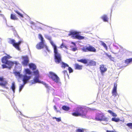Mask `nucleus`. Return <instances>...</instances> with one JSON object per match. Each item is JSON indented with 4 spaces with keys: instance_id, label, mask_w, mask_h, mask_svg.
<instances>
[{
    "instance_id": "42",
    "label": "nucleus",
    "mask_w": 132,
    "mask_h": 132,
    "mask_svg": "<svg viewBox=\"0 0 132 132\" xmlns=\"http://www.w3.org/2000/svg\"><path fill=\"white\" fill-rule=\"evenodd\" d=\"M44 84L45 85V87H46V88H49V87L48 86V85L46 83H44Z\"/></svg>"
},
{
    "instance_id": "40",
    "label": "nucleus",
    "mask_w": 132,
    "mask_h": 132,
    "mask_svg": "<svg viewBox=\"0 0 132 132\" xmlns=\"http://www.w3.org/2000/svg\"><path fill=\"white\" fill-rule=\"evenodd\" d=\"M77 50V48L76 47L72 49V51H75Z\"/></svg>"
},
{
    "instance_id": "18",
    "label": "nucleus",
    "mask_w": 132,
    "mask_h": 132,
    "mask_svg": "<svg viewBox=\"0 0 132 132\" xmlns=\"http://www.w3.org/2000/svg\"><path fill=\"white\" fill-rule=\"evenodd\" d=\"M39 76H36L34 78V79L33 81L32 82V84H34L38 82H40V81L39 80Z\"/></svg>"
},
{
    "instance_id": "3",
    "label": "nucleus",
    "mask_w": 132,
    "mask_h": 132,
    "mask_svg": "<svg viewBox=\"0 0 132 132\" xmlns=\"http://www.w3.org/2000/svg\"><path fill=\"white\" fill-rule=\"evenodd\" d=\"M54 56L55 63L58 64L60 63L62 68H65L69 67V65L67 64L62 62L61 55L58 52V51L54 52Z\"/></svg>"
},
{
    "instance_id": "34",
    "label": "nucleus",
    "mask_w": 132,
    "mask_h": 132,
    "mask_svg": "<svg viewBox=\"0 0 132 132\" xmlns=\"http://www.w3.org/2000/svg\"><path fill=\"white\" fill-rule=\"evenodd\" d=\"M106 56L108 57L111 60H113V59H114L113 57H111V55H109L107 53L106 54Z\"/></svg>"
},
{
    "instance_id": "32",
    "label": "nucleus",
    "mask_w": 132,
    "mask_h": 132,
    "mask_svg": "<svg viewBox=\"0 0 132 132\" xmlns=\"http://www.w3.org/2000/svg\"><path fill=\"white\" fill-rule=\"evenodd\" d=\"M76 132H84V129H78L76 130Z\"/></svg>"
},
{
    "instance_id": "39",
    "label": "nucleus",
    "mask_w": 132,
    "mask_h": 132,
    "mask_svg": "<svg viewBox=\"0 0 132 132\" xmlns=\"http://www.w3.org/2000/svg\"><path fill=\"white\" fill-rule=\"evenodd\" d=\"M56 121L57 122L60 121L61 120V117L57 118L56 119Z\"/></svg>"
},
{
    "instance_id": "1",
    "label": "nucleus",
    "mask_w": 132,
    "mask_h": 132,
    "mask_svg": "<svg viewBox=\"0 0 132 132\" xmlns=\"http://www.w3.org/2000/svg\"><path fill=\"white\" fill-rule=\"evenodd\" d=\"M6 54V56L3 57L1 59L2 62L5 64L2 65V68H8L10 69L13 65L14 63V62L8 60V59H11L12 57L9 55L6 54Z\"/></svg>"
},
{
    "instance_id": "24",
    "label": "nucleus",
    "mask_w": 132,
    "mask_h": 132,
    "mask_svg": "<svg viewBox=\"0 0 132 132\" xmlns=\"http://www.w3.org/2000/svg\"><path fill=\"white\" fill-rule=\"evenodd\" d=\"M131 62H132V58L127 59L125 61V62L127 64H128Z\"/></svg>"
},
{
    "instance_id": "13",
    "label": "nucleus",
    "mask_w": 132,
    "mask_h": 132,
    "mask_svg": "<svg viewBox=\"0 0 132 132\" xmlns=\"http://www.w3.org/2000/svg\"><path fill=\"white\" fill-rule=\"evenodd\" d=\"M7 84V81L5 80V79L3 77H0V86H5Z\"/></svg>"
},
{
    "instance_id": "16",
    "label": "nucleus",
    "mask_w": 132,
    "mask_h": 132,
    "mask_svg": "<svg viewBox=\"0 0 132 132\" xmlns=\"http://www.w3.org/2000/svg\"><path fill=\"white\" fill-rule=\"evenodd\" d=\"M22 42L21 40H20L19 41L18 43H16L15 42V43L14 44V45L13 46L16 49L19 50H20V48L19 46Z\"/></svg>"
},
{
    "instance_id": "2",
    "label": "nucleus",
    "mask_w": 132,
    "mask_h": 132,
    "mask_svg": "<svg viewBox=\"0 0 132 132\" xmlns=\"http://www.w3.org/2000/svg\"><path fill=\"white\" fill-rule=\"evenodd\" d=\"M74 111L71 113L73 116L75 117L81 116L82 117H86L87 110L85 108L78 107Z\"/></svg>"
},
{
    "instance_id": "31",
    "label": "nucleus",
    "mask_w": 132,
    "mask_h": 132,
    "mask_svg": "<svg viewBox=\"0 0 132 132\" xmlns=\"http://www.w3.org/2000/svg\"><path fill=\"white\" fill-rule=\"evenodd\" d=\"M33 73L34 75L36 76H39V72L38 70H37L35 71H34Z\"/></svg>"
},
{
    "instance_id": "44",
    "label": "nucleus",
    "mask_w": 132,
    "mask_h": 132,
    "mask_svg": "<svg viewBox=\"0 0 132 132\" xmlns=\"http://www.w3.org/2000/svg\"><path fill=\"white\" fill-rule=\"evenodd\" d=\"M14 64H15L16 65H17L18 64H19V63L17 62H14Z\"/></svg>"
},
{
    "instance_id": "23",
    "label": "nucleus",
    "mask_w": 132,
    "mask_h": 132,
    "mask_svg": "<svg viewBox=\"0 0 132 132\" xmlns=\"http://www.w3.org/2000/svg\"><path fill=\"white\" fill-rule=\"evenodd\" d=\"M62 108L63 110L67 111L69 110L70 109L69 107L65 105L63 106Z\"/></svg>"
},
{
    "instance_id": "9",
    "label": "nucleus",
    "mask_w": 132,
    "mask_h": 132,
    "mask_svg": "<svg viewBox=\"0 0 132 132\" xmlns=\"http://www.w3.org/2000/svg\"><path fill=\"white\" fill-rule=\"evenodd\" d=\"M38 38L41 40V42L36 45V47L38 49H41L43 48L44 46L45 40L44 39L42 36L40 34H38Z\"/></svg>"
},
{
    "instance_id": "33",
    "label": "nucleus",
    "mask_w": 132,
    "mask_h": 132,
    "mask_svg": "<svg viewBox=\"0 0 132 132\" xmlns=\"http://www.w3.org/2000/svg\"><path fill=\"white\" fill-rule=\"evenodd\" d=\"M60 47L61 48H65L66 49H67V46H65L64 45L63 43H62Z\"/></svg>"
},
{
    "instance_id": "29",
    "label": "nucleus",
    "mask_w": 132,
    "mask_h": 132,
    "mask_svg": "<svg viewBox=\"0 0 132 132\" xmlns=\"http://www.w3.org/2000/svg\"><path fill=\"white\" fill-rule=\"evenodd\" d=\"M10 40L9 42V43L12 44L13 46L14 45V44L15 43V41L14 39H10Z\"/></svg>"
},
{
    "instance_id": "17",
    "label": "nucleus",
    "mask_w": 132,
    "mask_h": 132,
    "mask_svg": "<svg viewBox=\"0 0 132 132\" xmlns=\"http://www.w3.org/2000/svg\"><path fill=\"white\" fill-rule=\"evenodd\" d=\"M74 67L75 70H81L82 69V66L76 63L74 64Z\"/></svg>"
},
{
    "instance_id": "37",
    "label": "nucleus",
    "mask_w": 132,
    "mask_h": 132,
    "mask_svg": "<svg viewBox=\"0 0 132 132\" xmlns=\"http://www.w3.org/2000/svg\"><path fill=\"white\" fill-rule=\"evenodd\" d=\"M54 109L57 112H59L61 113V112L59 110H57L56 106L55 105H54Z\"/></svg>"
},
{
    "instance_id": "45",
    "label": "nucleus",
    "mask_w": 132,
    "mask_h": 132,
    "mask_svg": "<svg viewBox=\"0 0 132 132\" xmlns=\"http://www.w3.org/2000/svg\"><path fill=\"white\" fill-rule=\"evenodd\" d=\"M57 118L56 117H53V119H56H56H57Z\"/></svg>"
},
{
    "instance_id": "4",
    "label": "nucleus",
    "mask_w": 132,
    "mask_h": 132,
    "mask_svg": "<svg viewBox=\"0 0 132 132\" xmlns=\"http://www.w3.org/2000/svg\"><path fill=\"white\" fill-rule=\"evenodd\" d=\"M14 73L15 76H18L20 78H22V80L23 82L24 85L27 83L31 78V76H27L26 75H23L21 74L19 72H15Z\"/></svg>"
},
{
    "instance_id": "26",
    "label": "nucleus",
    "mask_w": 132,
    "mask_h": 132,
    "mask_svg": "<svg viewBox=\"0 0 132 132\" xmlns=\"http://www.w3.org/2000/svg\"><path fill=\"white\" fill-rule=\"evenodd\" d=\"M11 88L12 89L13 92L14 93L15 86V83L14 82H13L12 83V85L11 86Z\"/></svg>"
},
{
    "instance_id": "21",
    "label": "nucleus",
    "mask_w": 132,
    "mask_h": 132,
    "mask_svg": "<svg viewBox=\"0 0 132 132\" xmlns=\"http://www.w3.org/2000/svg\"><path fill=\"white\" fill-rule=\"evenodd\" d=\"M30 68L32 70H34L36 69V67L35 65L33 63H30L29 64Z\"/></svg>"
},
{
    "instance_id": "47",
    "label": "nucleus",
    "mask_w": 132,
    "mask_h": 132,
    "mask_svg": "<svg viewBox=\"0 0 132 132\" xmlns=\"http://www.w3.org/2000/svg\"><path fill=\"white\" fill-rule=\"evenodd\" d=\"M1 11L0 10V13H1Z\"/></svg>"
},
{
    "instance_id": "25",
    "label": "nucleus",
    "mask_w": 132,
    "mask_h": 132,
    "mask_svg": "<svg viewBox=\"0 0 132 132\" xmlns=\"http://www.w3.org/2000/svg\"><path fill=\"white\" fill-rule=\"evenodd\" d=\"M107 112L112 115L113 117H116L117 116V115L116 113L113 112L111 110H108Z\"/></svg>"
},
{
    "instance_id": "38",
    "label": "nucleus",
    "mask_w": 132,
    "mask_h": 132,
    "mask_svg": "<svg viewBox=\"0 0 132 132\" xmlns=\"http://www.w3.org/2000/svg\"><path fill=\"white\" fill-rule=\"evenodd\" d=\"M24 85V84L23 85H21L19 89V91L20 92L21 90L22 89V88H23V86Z\"/></svg>"
},
{
    "instance_id": "10",
    "label": "nucleus",
    "mask_w": 132,
    "mask_h": 132,
    "mask_svg": "<svg viewBox=\"0 0 132 132\" xmlns=\"http://www.w3.org/2000/svg\"><path fill=\"white\" fill-rule=\"evenodd\" d=\"M79 32L76 31H71L70 32V35H72L73 38L78 40H82L85 39V37L79 35Z\"/></svg>"
},
{
    "instance_id": "22",
    "label": "nucleus",
    "mask_w": 132,
    "mask_h": 132,
    "mask_svg": "<svg viewBox=\"0 0 132 132\" xmlns=\"http://www.w3.org/2000/svg\"><path fill=\"white\" fill-rule=\"evenodd\" d=\"M24 71L25 72V74H26L30 75L31 74V72L30 70L28 69L27 68L25 69L24 70Z\"/></svg>"
},
{
    "instance_id": "5",
    "label": "nucleus",
    "mask_w": 132,
    "mask_h": 132,
    "mask_svg": "<svg viewBox=\"0 0 132 132\" xmlns=\"http://www.w3.org/2000/svg\"><path fill=\"white\" fill-rule=\"evenodd\" d=\"M94 119L96 121L100 122L104 121L107 122L108 121L109 118L107 117H105L103 113H97L96 114Z\"/></svg>"
},
{
    "instance_id": "6",
    "label": "nucleus",
    "mask_w": 132,
    "mask_h": 132,
    "mask_svg": "<svg viewBox=\"0 0 132 132\" xmlns=\"http://www.w3.org/2000/svg\"><path fill=\"white\" fill-rule=\"evenodd\" d=\"M77 61L84 64H87V66H94L96 64V62L95 61L91 60H89L86 59H81L78 60Z\"/></svg>"
},
{
    "instance_id": "14",
    "label": "nucleus",
    "mask_w": 132,
    "mask_h": 132,
    "mask_svg": "<svg viewBox=\"0 0 132 132\" xmlns=\"http://www.w3.org/2000/svg\"><path fill=\"white\" fill-rule=\"evenodd\" d=\"M117 84L116 83L114 84V87L112 91V95L114 96H116L117 95Z\"/></svg>"
},
{
    "instance_id": "41",
    "label": "nucleus",
    "mask_w": 132,
    "mask_h": 132,
    "mask_svg": "<svg viewBox=\"0 0 132 132\" xmlns=\"http://www.w3.org/2000/svg\"><path fill=\"white\" fill-rule=\"evenodd\" d=\"M106 132H117L115 130L112 131H110L107 130H106Z\"/></svg>"
},
{
    "instance_id": "11",
    "label": "nucleus",
    "mask_w": 132,
    "mask_h": 132,
    "mask_svg": "<svg viewBox=\"0 0 132 132\" xmlns=\"http://www.w3.org/2000/svg\"><path fill=\"white\" fill-rule=\"evenodd\" d=\"M45 37L46 39L50 41L51 44L53 47L54 48V53L57 51L58 50L57 47L56 46L55 44L54 43V42L52 40L51 37L50 36H48V35H45Z\"/></svg>"
},
{
    "instance_id": "12",
    "label": "nucleus",
    "mask_w": 132,
    "mask_h": 132,
    "mask_svg": "<svg viewBox=\"0 0 132 132\" xmlns=\"http://www.w3.org/2000/svg\"><path fill=\"white\" fill-rule=\"evenodd\" d=\"M23 59V61L21 63L24 66H26L28 65L29 60L28 56H23L22 57Z\"/></svg>"
},
{
    "instance_id": "15",
    "label": "nucleus",
    "mask_w": 132,
    "mask_h": 132,
    "mask_svg": "<svg viewBox=\"0 0 132 132\" xmlns=\"http://www.w3.org/2000/svg\"><path fill=\"white\" fill-rule=\"evenodd\" d=\"M100 69L102 75H103V74L107 70V68L103 64H102L100 65Z\"/></svg>"
},
{
    "instance_id": "36",
    "label": "nucleus",
    "mask_w": 132,
    "mask_h": 132,
    "mask_svg": "<svg viewBox=\"0 0 132 132\" xmlns=\"http://www.w3.org/2000/svg\"><path fill=\"white\" fill-rule=\"evenodd\" d=\"M68 70L69 71V73L72 72L73 71V70L70 67H68Z\"/></svg>"
},
{
    "instance_id": "19",
    "label": "nucleus",
    "mask_w": 132,
    "mask_h": 132,
    "mask_svg": "<svg viewBox=\"0 0 132 132\" xmlns=\"http://www.w3.org/2000/svg\"><path fill=\"white\" fill-rule=\"evenodd\" d=\"M101 18L103 20V21L105 22L108 21V18L107 16L106 15H104L101 17Z\"/></svg>"
},
{
    "instance_id": "8",
    "label": "nucleus",
    "mask_w": 132,
    "mask_h": 132,
    "mask_svg": "<svg viewBox=\"0 0 132 132\" xmlns=\"http://www.w3.org/2000/svg\"><path fill=\"white\" fill-rule=\"evenodd\" d=\"M81 50L84 52H96V50L95 47L89 44L84 46L81 48Z\"/></svg>"
},
{
    "instance_id": "20",
    "label": "nucleus",
    "mask_w": 132,
    "mask_h": 132,
    "mask_svg": "<svg viewBox=\"0 0 132 132\" xmlns=\"http://www.w3.org/2000/svg\"><path fill=\"white\" fill-rule=\"evenodd\" d=\"M10 18L11 19L14 20H17L18 19V18L16 16L15 14H11Z\"/></svg>"
},
{
    "instance_id": "43",
    "label": "nucleus",
    "mask_w": 132,
    "mask_h": 132,
    "mask_svg": "<svg viewBox=\"0 0 132 132\" xmlns=\"http://www.w3.org/2000/svg\"><path fill=\"white\" fill-rule=\"evenodd\" d=\"M63 72L64 74H67V71L66 70H64L63 71Z\"/></svg>"
},
{
    "instance_id": "28",
    "label": "nucleus",
    "mask_w": 132,
    "mask_h": 132,
    "mask_svg": "<svg viewBox=\"0 0 132 132\" xmlns=\"http://www.w3.org/2000/svg\"><path fill=\"white\" fill-rule=\"evenodd\" d=\"M111 120L112 121H114L116 122H118L120 120L119 118H112L111 119Z\"/></svg>"
},
{
    "instance_id": "27",
    "label": "nucleus",
    "mask_w": 132,
    "mask_h": 132,
    "mask_svg": "<svg viewBox=\"0 0 132 132\" xmlns=\"http://www.w3.org/2000/svg\"><path fill=\"white\" fill-rule=\"evenodd\" d=\"M101 45L103 46L106 50H107L108 47L106 44L102 41H101Z\"/></svg>"
},
{
    "instance_id": "35",
    "label": "nucleus",
    "mask_w": 132,
    "mask_h": 132,
    "mask_svg": "<svg viewBox=\"0 0 132 132\" xmlns=\"http://www.w3.org/2000/svg\"><path fill=\"white\" fill-rule=\"evenodd\" d=\"M127 125L129 127L130 129H132V123H129L127 124Z\"/></svg>"
},
{
    "instance_id": "30",
    "label": "nucleus",
    "mask_w": 132,
    "mask_h": 132,
    "mask_svg": "<svg viewBox=\"0 0 132 132\" xmlns=\"http://www.w3.org/2000/svg\"><path fill=\"white\" fill-rule=\"evenodd\" d=\"M14 12L18 15H19L20 17L23 18V15L19 11L16 10H14Z\"/></svg>"
},
{
    "instance_id": "46",
    "label": "nucleus",
    "mask_w": 132,
    "mask_h": 132,
    "mask_svg": "<svg viewBox=\"0 0 132 132\" xmlns=\"http://www.w3.org/2000/svg\"><path fill=\"white\" fill-rule=\"evenodd\" d=\"M0 15H2V14H0Z\"/></svg>"
},
{
    "instance_id": "7",
    "label": "nucleus",
    "mask_w": 132,
    "mask_h": 132,
    "mask_svg": "<svg viewBox=\"0 0 132 132\" xmlns=\"http://www.w3.org/2000/svg\"><path fill=\"white\" fill-rule=\"evenodd\" d=\"M48 76L50 79H52L53 81L56 83L60 82V78L54 73L52 72H50Z\"/></svg>"
}]
</instances>
